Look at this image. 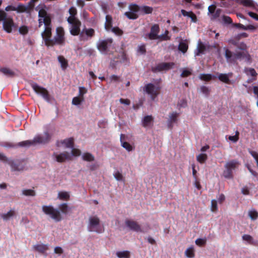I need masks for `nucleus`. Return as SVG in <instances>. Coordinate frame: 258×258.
Wrapping results in <instances>:
<instances>
[{"label":"nucleus","mask_w":258,"mask_h":258,"mask_svg":"<svg viewBox=\"0 0 258 258\" xmlns=\"http://www.w3.org/2000/svg\"><path fill=\"white\" fill-rule=\"evenodd\" d=\"M41 36L47 47H53L55 45L63 46L66 42L65 33L62 27L56 28V33L52 38V28H45L41 33Z\"/></svg>","instance_id":"f257e3e1"},{"label":"nucleus","mask_w":258,"mask_h":258,"mask_svg":"<svg viewBox=\"0 0 258 258\" xmlns=\"http://www.w3.org/2000/svg\"><path fill=\"white\" fill-rule=\"evenodd\" d=\"M42 209L46 215H49L55 222H58L62 219L61 213L67 215L70 208L67 203H62L58 206V209L51 206H43Z\"/></svg>","instance_id":"f03ea898"},{"label":"nucleus","mask_w":258,"mask_h":258,"mask_svg":"<svg viewBox=\"0 0 258 258\" xmlns=\"http://www.w3.org/2000/svg\"><path fill=\"white\" fill-rule=\"evenodd\" d=\"M3 23V29L8 33H11L13 30L17 28L13 19L2 10H0V24Z\"/></svg>","instance_id":"7ed1b4c3"},{"label":"nucleus","mask_w":258,"mask_h":258,"mask_svg":"<svg viewBox=\"0 0 258 258\" xmlns=\"http://www.w3.org/2000/svg\"><path fill=\"white\" fill-rule=\"evenodd\" d=\"M51 136L48 132H45L43 135L36 136L32 140H26L21 142V146H27L29 147L36 144H46L51 140Z\"/></svg>","instance_id":"20e7f679"},{"label":"nucleus","mask_w":258,"mask_h":258,"mask_svg":"<svg viewBox=\"0 0 258 258\" xmlns=\"http://www.w3.org/2000/svg\"><path fill=\"white\" fill-rule=\"evenodd\" d=\"M87 229L89 232H95L97 233H101L104 231L100 226V220L96 216L89 217Z\"/></svg>","instance_id":"39448f33"},{"label":"nucleus","mask_w":258,"mask_h":258,"mask_svg":"<svg viewBox=\"0 0 258 258\" xmlns=\"http://www.w3.org/2000/svg\"><path fill=\"white\" fill-rule=\"evenodd\" d=\"M239 165L240 163L237 160H232L226 162L224 166L225 170L223 172L224 176L226 178H232V171L237 168Z\"/></svg>","instance_id":"423d86ee"},{"label":"nucleus","mask_w":258,"mask_h":258,"mask_svg":"<svg viewBox=\"0 0 258 258\" xmlns=\"http://www.w3.org/2000/svg\"><path fill=\"white\" fill-rule=\"evenodd\" d=\"M31 86L36 93L41 95L46 101H50L49 92L45 88L39 86L35 83L31 84Z\"/></svg>","instance_id":"0eeeda50"},{"label":"nucleus","mask_w":258,"mask_h":258,"mask_svg":"<svg viewBox=\"0 0 258 258\" xmlns=\"http://www.w3.org/2000/svg\"><path fill=\"white\" fill-rule=\"evenodd\" d=\"M143 90L144 91L146 92L148 94L151 95L152 100H154L155 98L159 94L160 87H156L154 84L149 83L145 86Z\"/></svg>","instance_id":"6e6552de"},{"label":"nucleus","mask_w":258,"mask_h":258,"mask_svg":"<svg viewBox=\"0 0 258 258\" xmlns=\"http://www.w3.org/2000/svg\"><path fill=\"white\" fill-rule=\"evenodd\" d=\"M113 40L111 38H108L99 42L97 44L98 49L102 53H107L108 48L111 46Z\"/></svg>","instance_id":"1a4fd4ad"},{"label":"nucleus","mask_w":258,"mask_h":258,"mask_svg":"<svg viewBox=\"0 0 258 258\" xmlns=\"http://www.w3.org/2000/svg\"><path fill=\"white\" fill-rule=\"evenodd\" d=\"M69 23L71 25L70 28V33L73 36H80L81 33L80 27L81 25L80 21L79 20H76Z\"/></svg>","instance_id":"9d476101"},{"label":"nucleus","mask_w":258,"mask_h":258,"mask_svg":"<svg viewBox=\"0 0 258 258\" xmlns=\"http://www.w3.org/2000/svg\"><path fill=\"white\" fill-rule=\"evenodd\" d=\"M95 30L93 28H85L81 32L79 36L80 41H87L89 38L95 35Z\"/></svg>","instance_id":"9b49d317"},{"label":"nucleus","mask_w":258,"mask_h":258,"mask_svg":"<svg viewBox=\"0 0 258 258\" xmlns=\"http://www.w3.org/2000/svg\"><path fill=\"white\" fill-rule=\"evenodd\" d=\"M125 224L130 229L133 231L137 232H143L141 226L136 221L131 220H126L125 221Z\"/></svg>","instance_id":"f8f14e48"},{"label":"nucleus","mask_w":258,"mask_h":258,"mask_svg":"<svg viewBox=\"0 0 258 258\" xmlns=\"http://www.w3.org/2000/svg\"><path fill=\"white\" fill-rule=\"evenodd\" d=\"M174 64L173 62H162L157 64L152 69L153 72H160L164 70H168Z\"/></svg>","instance_id":"ddd939ff"},{"label":"nucleus","mask_w":258,"mask_h":258,"mask_svg":"<svg viewBox=\"0 0 258 258\" xmlns=\"http://www.w3.org/2000/svg\"><path fill=\"white\" fill-rule=\"evenodd\" d=\"M160 31V27L158 24H154L151 28L150 32L148 34V37L150 40L158 39V34Z\"/></svg>","instance_id":"4468645a"},{"label":"nucleus","mask_w":258,"mask_h":258,"mask_svg":"<svg viewBox=\"0 0 258 258\" xmlns=\"http://www.w3.org/2000/svg\"><path fill=\"white\" fill-rule=\"evenodd\" d=\"M53 156L55 158L56 161L59 163H62L64 162L66 160H71V156L67 152H64L59 154H57L56 153H53Z\"/></svg>","instance_id":"2eb2a0df"},{"label":"nucleus","mask_w":258,"mask_h":258,"mask_svg":"<svg viewBox=\"0 0 258 258\" xmlns=\"http://www.w3.org/2000/svg\"><path fill=\"white\" fill-rule=\"evenodd\" d=\"M179 116V113L176 112H172L169 115V119L167 121V126L169 129H172L173 127V124L177 121V118Z\"/></svg>","instance_id":"dca6fc26"},{"label":"nucleus","mask_w":258,"mask_h":258,"mask_svg":"<svg viewBox=\"0 0 258 258\" xmlns=\"http://www.w3.org/2000/svg\"><path fill=\"white\" fill-rule=\"evenodd\" d=\"M9 164L11 166L12 171H20L23 170L25 168L23 163L20 161H9Z\"/></svg>","instance_id":"f3484780"},{"label":"nucleus","mask_w":258,"mask_h":258,"mask_svg":"<svg viewBox=\"0 0 258 258\" xmlns=\"http://www.w3.org/2000/svg\"><path fill=\"white\" fill-rule=\"evenodd\" d=\"M33 248L34 250L42 254H44L48 249V245L44 244L34 245Z\"/></svg>","instance_id":"a211bd4d"},{"label":"nucleus","mask_w":258,"mask_h":258,"mask_svg":"<svg viewBox=\"0 0 258 258\" xmlns=\"http://www.w3.org/2000/svg\"><path fill=\"white\" fill-rule=\"evenodd\" d=\"M42 24H44L45 25V28H52L51 25V19L49 16L47 17H45L44 19H39V27H41L42 25Z\"/></svg>","instance_id":"6ab92c4d"},{"label":"nucleus","mask_w":258,"mask_h":258,"mask_svg":"<svg viewBox=\"0 0 258 258\" xmlns=\"http://www.w3.org/2000/svg\"><path fill=\"white\" fill-rule=\"evenodd\" d=\"M69 12L70 14V16L67 19V21L68 23H71L74 20H79L76 17V15L77 14V11L76 8L74 7H71L69 10Z\"/></svg>","instance_id":"aec40b11"},{"label":"nucleus","mask_w":258,"mask_h":258,"mask_svg":"<svg viewBox=\"0 0 258 258\" xmlns=\"http://www.w3.org/2000/svg\"><path fill=\"white\" fill-rule=\"evenodd\" d=\"M113 20L112 16L107 15L105 17V23L104 24L105 29L107 31H110L112 27Z\"/></svg>","instance_id":"412c9836"},{"label":"nucleus","mask_w":258,"mask_h":258,"mask_svg":"<svg viewBox=\"0 0 258 258\" xmlns=\"http://www.w3.org/2000/svg\"><path fill=\"white\" fill-rule=\"evenodd\" d=\"M232 73L229 74H220L218 76V79L221 82L226 84H230L231 83L229 80V77L231 76Z\"/></svg>","instance_id":"4be33fe9"},{"label":"nucleus","mask_w":258,"mask_h":258,"mask_svg":"<svg viewBox=\"0 0 258 258\" xmlns=\"http://www.w3.org/2000/svg\"><path fill=\"white\" fill-rule=\"evenodd\" d=\"M225 49V56L227 59V61L229 63L234 62V53L227 48Z\"/></svg>","instance_id":"5701e85b"},{"label":"nucleus","mask_w":258,"mask_h":258,"mask_svg":"<svg viewBox=\"0 0 258 258\" xmlns=\"http://www.w3.org/2000/svg\"><path fill=\"white\" fill-rule=\"evenodd\" d=\"M153 122V118L151 115L145 116L142 121V125L144 127H147L151 125Z\"/></svg>","instance_id":"b1692460"},{"label":"nucleus","mask_w":258,"mask_h":258,"mask_svg":"<svg viewBox=\"0 0 258 258\" xmlns=\"http://www.w3.org/2000/svg\"><path fill=\"white\" fill-rule=\"evenodd\" d=\"M58 62L60 64L61 69L65 70L68 67V61L63 55H59L57 57Z\"/></svg>","instance_id":"393cba45"},{"label":"nucleus","mask_w":258,"mask_h":258,"mask_svg":"<svg viewBox=\"0 0 258 258\" xmlns=\"http://www.w3.org/2000/svg\"><path fill=\"white\" fill-rule=\"evenodd\" d=\"M61 143L65 145L66 148H73L74 147V139L72 138L63 140Z\"/></svg>","instance_id":"a878e982"},{"label":"nucleus","mask_w":258,"mask_h":258,"mask_svg":"<svg viewBox=\"0 0 258 258\" xmlns=\"http://www.w3.org/2000/svg\"><path fill=\"white\" fill-rule=\"evenodd\" d=\"M15 214V211L14 210H11L8 213L2 214L1 217L4 220L7 221L9 220L11 217H14Z\"/></svg>","instance_id":"bb28decb"},{"label":"nucleus","mask_w":258,"mask_h":258,"mask_svg":"<svg viewBox=\"0 0 258 258\" xmlns=\"http://www.w3.org/2000/svg\"><path fill=\"white\" fill-rule=\"evenodd\" d=\"M21 142L18 143H17V144H15V143H12V142H6L5 143V145L4 146L6 147H8V148H17L18 147H21V148H26L27 147V146H21L20 145H21Z\"/></svg>","instance_id":"cd10ccee"},{"label":"nucleus","mask_w":258,"mask_h":258,"mask_svg":"<svg viewBox=\"0 0 258 258\" xmlns=\"http://www.w3.org/2000/svg\"><path fill=\"white\" fill-rule=\"evenodd\" d=\"M247 56H250L247 52H237L235 53H234V61L238 59H240L241 58L246 57Z\"/></svg>","instance_id":"c85d7f7f"},{"label":"nucleus","mask_w":258,"mask_h":258,"mask_svg":"<svg viewBox=\"0 0 258 258\" xmlns=\"http://www.w3.org/2000/svg\"><path fill=\"white\" fill-rule=\"evenodd\" d=\"M206 49L205 45L201 41H199L198 44L196 55H200L201 53H203L206 50Z\"/></svg>","instance_id":"c756f323"},{"label":"nucleus","mask_w":258,"mask_h":258,"mask_svg":"<svg viewBox=\"0 0 258 258\" xmlns=\"http://www.w3.org/2000/svg\"><path fill=\"white\" fill-rule=\"evenodd\" d=\"M117 256L118 258H130V252L127 250L117 251L116 253Z\"/></svg>","instance_id":"7c9ffc66"},{"label":"nucleus","mask_w":258,"mask_h":258,"mask_svg":"<svg viewBox=\"0 0 258 258\" xmlns=\"http://www.w3.org/2000/svg\"><path fill=\"white\" fill-rule=\"evenodd\" d=\"M82 159L84 161L91 162L94 161L95 158L92 154L90 153H85L82 155Z\"/></svg>","instance_id":"2f4dec72"},{"label":"nucleus","mask_w":258,"mask_h":258,"mask_svg":"<svg viewBox=\"0 0 258 258\" xmlns=\"http://www.w3.org/2000/svg\"><path fill=\"white\" fill-rule=\"evenodd\" d=\"M188 49V45L185 42L181 41L178 45V49L182 53H184L187 51Z\"/></svg>","instance_id":"473e14b6"},{"label":"nucleus","mask_w":258,"mask_h":258,"mask_svg":"<svg viewBox=\"0 0 258 258\" xmlns=\"http://www.w3.org/2000/svg\"><path fill=\"white\" fill-rule=\"evenodd\" d=\"M58 198L62 200H68L70 199V195L67 191H60L58 194Z\"/></svg>","instance_id":"72a5a7b5"},{"label":"nucleus","mask_w":258,"mask_h":258,"mask_svg":"<svg viewBox=\"0 0 258 258\" xmlns=\"http://www.w3.org/2000/svg\"><path fill=\"white\" fill-rule=\"evenodd\" d=\"M0 72L8 76H13L14 75V73L7 68H0Z\"/></svg>","instance_id":"f704fd0d"},{"label":"nucleus","mask_w":258,"mask_h":258,"mask_svg":"<svg viewBox=\"0 0 258 258\" xmlns=\"http://www.w3.org/2000/svg\"><path fill=\"white\" fill-rule=\"evenodd\" d=\"M185 255L189 258H193L195 256V251L193 247L187 248L185 251Z\"/></svg>","instance_id":"c9c22d12"},{"label":"nucleus","mask_w":258,"mask_h":258,"mask_svg":"<svg viewBox=\"0 0 258 258\" xmlns=\"http://www.w3.org/2000/svg\"><path fill=\"white\" fill-rule=\"evenodd\" d=\"M207 155L206 154H200L197 157V159L200 163H204L207 159Z\"/></svg>","instance_id":"e433bc0d"},{"label":"nucleus","mask_w":258,"mask_h":258,"mask_svg":"<svg viewBox=\"0 0 258 258\" xmlns=\"http://www.w3.org/2000/svg\"><path fill=\"white\" fill-rule=\"evenodd\" d=\"M242 238L243 240L247 241L249 244H254L253 239L250 235L244 234Z\"/></svg>","instance_id":"4c0bfd02"},{"label":"nucleus","mask_w":258,"mask_h":258,"mask_svg":"<svg viewBox=\"0 0 258 258\" xmlns=\"http://www.w3.org/2000/svg\"><path fill=\"white\" fill-rule=\"evenodd\" d=\"M248 216L252 220H255L258 217V212L255 210H250L248 212Z\"/></svg>","instance_id":"58836bf2"},{"label":"nucleus","mask_w":258,"mask_h":258,"mask_svg":"<svg viewBox=\"0 0 258 258\" xmlns=\"http://www.w3.org/2000/svg\"><path fill=\"white\" fill-rule=\"evenodd\" d=\"M125 16H126L129 19L135 20L138 18V15L134 13L133 12H126L124 13Z\"/></svg>","instance_id":"ea45409f"},{"label":"nucleus","mask_w":258,"mask_h":258,"mask_svg":"<svg viewBox=\"0 0 258 258\" xmlns=\"http://www.w3.org/2000/svg\"><path fill=\"white\" fill-rule=\"evenodd\" d=\"M169 32L168 30H166L165 31V33L160 35H158L157 39H161L162 40H168L170 39V37H169L168 34Z\"/></svg>","instance_id":"a19ab883"},{"label":"nucleus","mask_w":258,"mask_h":258,"mask_svg":"<svg viewBox=\"0 0 258 258\" xmlns=\"http://www.w3.org/2000/svg\"><path fill=\"white\" fill-rule=\"evenodd\" d=\"M110 30L115 34L118 36H121L123 33V31L118 27H112Z\"/></svg>","instance_id":"79ce46f5"},{"label":"nucleus","mask_w":258,"mask_h":258,"mask_svg":"<svg viewBox=\"0 0 258 258\" xmlns=\"http://www.w3.org/2000/svg\"><path fill=\"white\" fill-rule=\"evenodd\" d=\"M199 78L203 81H209L212 79V77L211 74H202L200 75Z\"/></svg>","instance_id":"37998d69"},{"label":"nucleus","mask_w":258,"mask_h":258,"mask_svg":"<svg viewBox=\"0 0 258 258\" xmlns=\"http://www.w3.org/2000/svg\"><path fill=\"white\" fill-rule=\"evenodd\" d=\"M84 101V98L80 97H75L73 98L72 104L75 105H80Z\"/></svg>","instance_id":"c03bdc74"},{"label":"nucleus","mask_w":258,"mask_h":258,"mask_svg":"<svg viewBox=\"0 0 258 258\" xmlns=\"http://www.w3.org/2000/svg\"><path fill=\"white\" fill-rule=\"evenodd\" d=\"M23 195L26 196H35V192L33 189H24L22 191Z\"/></svg>","instance_id":"a18cd8bd"},{"label":"nucleus","mask_w":258,"mask_h":258,"mask_svg":"<svg viewBox=\"0 0 258 258\" xmlns=\"http://www.w3.org/2000/svg\"><path fill=\"white\" fill-rule=\"evenodd\" d=\"M141 11L146 14H151L153 11V8L149 6H143L141 7Z\"/></svg>","instance_id":"49530a36"},{"label":"nucleus","mask_w":258,"mask_h":258,"mask_svg":"<svg viewBox=\"0 0 258 258\" xmlns=\"http://www.w3.org/2000/svg\"><path fill=\"white\" fill-rule=\"evenodd\" d=\"M29 29L27 26L23 25L21 26L19 29V33L23 35L27 34L28 33Z\"/></svg>","instance_id":"de8ad7c7"},{"label":"nucleus","mask_w":258,"mask_h":258,"mask_svg":"<svg viewBox=\"0 0 258 258\" xmlns=\"http://www.w3.org/2000/svg\"><path fill=\"white\" fill-rule=\"evenodd\" d=\"M121 62L124 63L125 64H129L130 60L127 55L123 52L121 54Z\"/></svg>","instance_id":"09e8293b"},{"label":"nucleus","mask_w":258,"mask_h":258,"mask_svg":"<svg viewBox=\"0 0 258 258\" xmlns=\"http://www.w3.org/2000/svg\"><path fill=\"white\" fill-rule=\"evenodd\" d=\"M241 4L246 7H253L254 4L252 1L251 0H242Z\"/></svg>","instance_id":"8fccbe9b"},{"label":"nucleus","mask_w":258,"mask_h":258,"mask_svg":"<svg viewBox=\"0 0 258 258\" xmlns=\"http://www.w3.org/2000/svg\"><path fill=\"white\" fill-rule=\"evenodd\" d=\"M217 210V202L216 200H212L211 201V211L213 212H215Z\"/></svg>","instance_id":"3c124183"},{"label":"nucleus","mask_w":258,"mask_h":258,"mask_svg":"<svg viewBox=\"0 0 258 258\" xmlns=\"http://www.w3.org/2000/svg\"><path fill=\"white\" fill-rule=\"evenodd\" d=\"M129 9L131 12L134 13L137 12L140 10V7L136 4L130 5Z\"/></svg>","instance_id":"603ef678"},{"label":"nucleus","mask_w":258,"mask_h":258,"mask_svg":"<svg viewBox=\"0 0 258 258\" xmlns=\"http://www.w3.org/2000/svg\"><path fill=\"white\" fill-rule=\"evenodd\" d=\"M115 178L118 181H124V178L122 174L119 171H117L114 173Z\"/></svg>","instance_id":"864d4df0"},{"label":"nucleus","mask_w":258,"mask_h":258,"mask_svg":"<svg viewBox=\"0 0 258 258\" xmlns=\"http://www.w3.org/2000/svg\"><path fill=\"white\" fill-rule=\"evenodd\" d=\"M48 16L46 11L43 9H41L39 11L38 16L39 18H41L40 19H44Z\"/></svg>","instance_id":"5fc2aeb1"},{"label":"nucleus","mask_w":258,"mask_h":258,"mask_svg":"<svg viewBox=\"0 0 258 258\" xmlns=\"http://www.w3.org/2000/svg\"><path fill=\"white\" fill-rule=\"evenodd\" d=\"M200 89L201 91L207 96H208L210 94V91L209 89L206 86H202L201 87Z\"/></svg>","instance_id":"6e6d98bb"},{"label":"nucleus","mask_w":258,"mask_h":258,"mask_svg":"<svg viewBox=\"0 0 258 258\" xmlns=\"http://www.w3.org/2000/svg\"><path fill=\"white\" fill-rule=\"evenodd\" d=\"M121 145L124 148H125L128 151H131L133 150L132 146L128 142H122Z\"/></svg>","instance_id":"4d7b16f0"},{"label":"nucleus","mask_w":258,"mask_h":258,"mask_svg":"<svg viewBox=\"0 0 258 258\" xmlns=\"http://www.w3.org/2000/svg\"><path fill=\"white\" fill-rule=\"evenodd\" d=\"M248 152H249V154L255 159V161L256 162L257 166L258 167V153L254 151H252V150H249Z\"/></svg>","instance_id":"13d9d810"},{"label":"nucleus","mask_w":258,"mask_h":258,"mask_svg":"<svg viewBox=\"0 0 258 258\" xmlns=\"http://www.w3.org/2000/svg\"><path fill=\"white\" fill-rule=\"evenodd\" d=\"M87 89L84 87H79V97L84 98V95L87 93Z\"/></svg>","instance_id":"bf43d9fd"},{"label":"nucleus","mask_w":258,"mask_h":258,"mask_svg":"<svg viewBox=\"0 0 258 258\" xmlns=\"http://www.w3.org/2000/svg\"><path fill=\"white\" fill-rule=\"evenodd\" d=\"M221 13V10L220 9H217L216 11L214 12V13H213L212 15V18L211 19H215L217 18H218Z\"/></svg>","instance_id":"052dcab7"},{"label":"nucleus","mask_w":258,"mask_h":258,"mask_svg":"<svg viewBox=\"0 0 258 258\" xmlns=\"http://www.w3.org/2000/svg\"><path fill=\"white\" fill-rule=\"evenodd\" d=\"M195 242L196 244L199 246H203L206 244V240L202 238H198L196 239Z\"/></svg>","instance_id":"680f3d73"},{"label":"nucleus","mask_w":258,"mask_h":258,"mask_svg":"<svg viewBox=\"0 0 258 258\" xmlns=\"http://www.w3.org/2000/svg\"><path fill=\"white\" fill-rule=\"evenodd\" d=\"M222 20L226 24H231L232 23V20L231 18L227 16H223L222 17Z\"/></svg>","instance_id":"e2e57ef3"},{"label":"nucleus","mask_w":258,"mask_h":258,"mask_svg":"<svg viewBox=\"0 0 258 258\" xmlns=\"http://www.w3.org/2000/svg\"><path fill=\"white\" fill-rule=\"evenodd\" d=\"M81 152L79 149L76 148H72V154L74 156H79L81 155Z\"/></svg>","instance_id":"0e129e2a"},{"label":"nucleus","mask_w":258,"mask_h":258,"mask_svg":"<svg viewBox=\"0 0 258 258\" xmlns=\"http://www.w3.org/2000/svg\"><path fill=\"white\" fill-rule=\"evenodd\" d=\"M138 51L140 52L141 54H145L146 52V47L145 45H142L139 46L138 48Z\"/></svg>","instance_id":"69168bd1"},{"label":"nucleus","mask_w":258,"mask_h":258,"mask_svg":"<svg viewBox=\"0 0 258 258\" xmlns=\"http://www.w3.org/2000/svg\"><path fill=\"white\" fill-rule=\"evenodd\" d=\"M237 48L242 50H246L247 49V46L244 42L238 43Z\"/></svg>","instance_id":"338daca9"},{"label":"nucleus","mask_w":258,"mask_h":258,"mask_svg":"<svg viewBox=\"0 0 258 258\" xmlns=\"http://www.w3.org/2000/svg\"><path fill=\"white\" fill-rule=\"evenodd\" d=\"M191 72L187 70H184L181 74V77L182 78L187 77L191 75Z\"/></svg>","instance_id":"774afa93"}]
</instances>
